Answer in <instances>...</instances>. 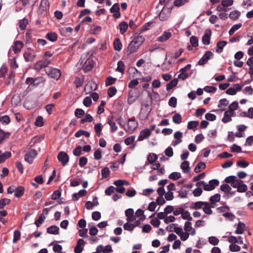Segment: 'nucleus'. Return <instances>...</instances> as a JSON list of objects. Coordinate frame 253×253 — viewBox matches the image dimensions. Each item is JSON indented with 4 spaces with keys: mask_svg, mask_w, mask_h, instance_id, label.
<instances>
[{
    "mask_svg": "<svg viewBox=\"0 0 253 253\" xmlns=\"http://www.w3.org/2000/svg\"><path fill=\"white\" fill-rule=\"evenodd\" d=\"M37 155V151L35 150L32 149L25 155V161L29 164H32Z\"/></svg>",
    "mask_w": 253,
    "mask_h": 253,
    "instance_id": "39448f33",
    "label": "nucleus"
},
{
    "mask_svg": "<svg viewBox=\"0 0 253 253\" xmlns=\"http://www.w3.org/2000/svg\"><path fill=\"white\" fill-rule=\"evenodd\" d=\"M120 9V5L118 3H115L110 8V12L113 14L114 18H118L121 16Z\"/></svg>",
    "mask_w": 253,
    "mask_h": 253,
    "instance_id": "9d476101",
    "label": "nucleus"
},
{
    "mask_svg": "<svg viewBox=\"0 0 253 253\" xmlns=\"http://www.w3.org/2000/svg\"><path fill=\"white\" fill-rule=\"evenodd\" d=\"M158 159V156L153 153H150L147 157V161L149 164H153Z\"/></svg>",
    "mask_w": 253,
    "mask_h": 253,
    "instance_id": "72a5a7b5",
    "label": "nucleus"
},
{
    "mask_svg": "<svg viewBox=\"0 0 253 253\" xmlns=\"http://www.w3.org/2000/svg\"><path fill=\"white\" fill-rule=\"evenodd\" d=\"M28 23V21L26 18H24V19L20 20L19 22V28L21 30H24L26 28Z\"/></svg>",
    "mask_w": 253,
    "mask_h": 253,
    "instance_id": "a18cd8bd",
    "label": "nucleus"
},
{
    "mask_svg": "<svg viewBox=\"0 0 253 253\" xmlns=\"http://www.w3.org/2000/svg\"><path fill=\"white\" fill-rule=\"evenodd\" d=\"M199 125V122L197 121L189 122L187 125V128L189 129H193L196 128Z\"/></svg>",
    "mask_w": 253,
    "mask_h": 253,
    "instance_id": "5fc2aeb1",
    "label": "nucleus"
},
{
    "mask_svg": "<svg viewBox=\"0 0 253 253\" xmlns=\"http://www.w3.org/2000/svg\"><path fill=\"white\" fill-rule=\"evenodd\" d=\"M178 79L174 78L167 84L166 89L169 91L175 86L178 84Z\"/></svg>",
    "mask_w": 253,
    "mask_h": 253,
    "instance_id": "c756f323",
    "label": "nucleus"
},
{
    "mask_svg": "<svg viewBox=\"0 0 253 253\" xmlns=\"http://www.w3.org/2000/svg\"><path fill=\"white\" fill-rule=\"evenodd\" d=\"M220 200V195L219 194H216L211 197L210 199V203L211 205H213V204L218 202Z\"/></svg>",
    "mask_w": 253,
    "mask_h": 253,
    "instance_id": "58836bf2",
    "label": "nucleus"
},
{
    "mask_svg": "<svg viewBox=\"0 0 253 253\" xmlns=\"http://www.w3.org/2000/svg\"><path fill=\"white\" fill-rule=\"evenodd\" d=\"M21 233L18 230H15L13 234V243H16L20 239Z\"/></svg>",
    "mask_w": 253,
    "mask_h": 253,
    "instance_id": "680f3d73",
    "label": "nucleus"
},
{
    "mask_svg": "<svg viewBox=\"0 0 253 253\" xmlns=\"http://www.w3.org/2000/svg\"><path fill=\"white\" fill-rule=\"evenodd\" d=\"M117 92V89L115 86H112L108 89V94L109 97H112L114 96Z\"/></svg>",
    "mask_w": 253,
    "mask_h": 253,
    "instance_id": "774afa93",
    "label": "nucleus"
},
{
    "mask_svg": "<svg viewBox=\"0 0 253 253\" xmlns=\"http://www.w3.org/2000/svg\"><path fill=\"white\" fill-rule=\"evenodd\" d=\"M227 42L224 41H220L217 42L216 45V51L218 53H220L222 51L223 48L226 45Z\"/></svg>",
    "mask_w": 253,
    "mask_h": 253,
    "instance_id": "473e14b6",
    "label": "nucleus"
},
{
    "mask_svg": "<svg viewBox=\"0 0 253 253\" xmlns=\"http://www.w3.org/2000/svg\"><path fill=\"white\" fill-rule=\"evenodd\" d=\"M108 124L111 126L112 131L113 132H115L117 130L118 127L116 126L115 123L113 121L112 118L108 119Z\"/></svg>",
    "mask_w": 253,
    "mask_h": 253,
    "instance_id": "09e8293b",
    "label": "nucleus"
},
{
    "mask_svg": "<svg viewBox=\"0 0 253 253\" xmlns=\"http://www.w3.org/2000/svg\"><path fill=\"white\" fill-rule=\"evenodd\" d=\"M23 56L26 62H32L36 57V53L34 50L28 48L25 50Z\"/></svg>",
    "mask_w": 253,
    "mask_h": 253,
    "instance_id": "7ed1b4c3",
    "label": "nucleus"
},
{
    "mask_svg": "<svg viewBox=\"0 0 253 253\" xmlns=\"http://www.w3.org/2000/svg\"><path fill=\"white\" fill-rule=\"evenodd\" d=\"M238 107V103L237 101L233 102L229 106V111L232 112V113L234 114V111L237 110Z\"/></svg>",
    "mask_w": 253,
    "mask_h": 253,
    "instance_id": "bf43d9fd",
    "label": "nucleus"
},
{
    "mask_svg": "<svg viewBox=\"0 0 253 253\" xmlns=\"http://www.w3.org/2000/svg\"><path fill=\"white\" fill-rule=\"evenodd\" d=\"M59 228L56 225H53L47 228V232L49 234L57 235L59 234Z\"/></svg>",
    "mask_w": 253,
    "mask_h": 253,
    "instance_id": "393cba45",
    "label": "nucleus"
},
{
    "mask_svg": "<svg viewBox=\"0 0 253 253\" xmlns=\"http://www.w3.org/2000/svg\"><path fill=\"white\" fill-rule=\"evenodd\" d=\"M103 126L100 123L96 124L94 126V130L97 136L99 137L101 135V130Z\"/></svg>",
    "mask_w": 253,
    "mask_h": 253,
    "instance_id": "3c124183",
    "label": "nucleus"
},
{
    "mask_svg": "<svg viewBox=\"0 0 253 253\" xmlns=\"http://www.w3.org/2000/svg\"><path fill=\"white\" fill-rule=\"evenodd\" d=\"M205 205H207L206 202L197 201L191 204L190 208L194 210H200L203 209Z\"/></svg>",
    "mask_w": 253,
    "mask_h": 253,
    "instance_id": "a211bd4d",
    "label": "nucleus"
},
{
    "mask_svg": "<svg viewBox=\"0 0 253 253\" xmlns=\"http://www.w3.org/2000/svg\"><path fill=\"white\" fill-rule=\"evenodd\" d=\"M172 121L175 124H179L182 122V117L180 114L177 113L172 117Z\"/></svg>",
    "mask_w": 253,
    "mask_h": 253,
    "instance_id": "37998d69",
    "label": "nucleus"
},
{
    "mask_svg": "<svg viewBox=\"0 0 253 253\" xmlns=\"http://www.w3.org/2000/svg\"><path fill=\"white\" fill-rule=\"evenodd\" d=\"M93 67L92 61L90 59H87L84 66V70L85 72L90 71Z\"/></svg>",
    "mask_w": 253,
    "mask_h": 253,
    "instance_id": "5701e85b",
    "label": "nucleus"
},
{
    "mask_svg": "<svg viewBox=\"0 0 253 253\" xmlns=\"http://www.w3.org/2000/svg\"><path fill=\"white\" fill-rule=\"evenodd\" d=\"M139 46L133 42L131 41L127 47V52L128 54H131L136 52Z\"/></svg>",
    "mask_w": 253,
    "mask_h": 253,
    "instance_id": "6ab92c4d",
    "label": "nucleus"
},
{
    "mask_svg": "<svg viewBox=\"0 0 253 253\" xmlns=\"http://www.w3.org/2000/svg\"><path fill=\"white\" fill-rule=\"evenodd\" d=\"M181 216L183 219L187 220V221H191L193 220L192 217L191 216L190 213L187 211L183 210Z\"/></svg>",
    "mask_w": 253,
    "mask_h": 253,
    "instance_id": "f704fd0d",
    "label": "nucleus"
},
{
    "mask_svg": "<svg viewBox=\"0 0 253 253\" xmlns=\"http://www.w3.org/2000/svg\"><path fill=\"white\" fill-rule=\"evenodd\" d=\"M82 135H84L86 137H89L90 136V133L87 131L81 129L77 131L75 134L76 137H80Z\"/></svg>",
    "mask_w": 253,
    "mask_h": 253,
    "instance_id": "4c0bfd02",
    "label": "nucleus"
},
{
    "mask_svg": "<svg viewBox=\"0 0 253 253\" xmlns=\"http://www.w3.org/2000/svg\"><path fill=\"white\" fill-rule=\"evenodd\" d=\"M213 53L211 51H206L202 57L199 60L198 64L199 65H205L208 62V61L213 56Z\"/></svg>",
    "mask_w": 253,
    "mask_h": 253,
    "instance_id": "1a4fd4ad",
    "label": "nucleus"
},
{
    "mask_svg": "<svg viewBox=\"0 0 253 253\" xmlns=\"http://www.w3.org/2000/svg\"><path fill=\"white\" fill-rule=\"evenodd\" d=\"M172 36L171 32L169 30L164 32L162 35L157 38V41L161 42H165L168 40Z\"/></svg>",
    "mask_w": 253,
    "mask_h": 253,
    "instance_id": "4468645a",
    "label": "nucleus"
},
{
    "mask_svg": "<svg viewBox=\"0 0 253 253\" xmlns=\"http://www.w3.org/2000/svg\"><path fill=\"white\" fill-rule=\"evenodd\" d=\"M128 26V24L126 22L123 21L121 22L119 25L120 33L122 34H124L127 31Z\"/></svg>",
    "mask_w": 253,
    "mask_h": 253,
    "instance_id": "2f4dec72",
    "label": "nucleus"
},
{
    "mask_svg": "<svg viewBox=\"0 0 253 253\" xmlns=\"http://www.w3.org/2000/svg\"><path fill=\"white\" fill-rule=\"evenodd\" d=\"M241 13L238 10H234L229 14V17L232 20L237 19L240 16Z\"/></svg>",
    "mask_w": 253,
    "mask_h": 253,
    "instance_id": "c03bdc74",
    "label": "nucleus"
},
{
    "mask_svg": "<svg viewBox=\"0 0 253 253\" xmlns=\"http://www.w3.org/2000/svg\"><path fill=\"white\" fill-rule=\"evenodd\" d=\"M242 26L241 24H237L234 25L229 31V34L230 36L233 35V34L237 31Z\"/></svg>",
    "mask_w": 253,
    "mask_h": 253,
    "instance_id": "49530a36",
    "label": "nucleus"
},
{
    "mask_svg": "<svg viewBox=\"0 0 253 253\" xmlns=\"http://www.w3.org/2000/svg\"><path fill=\"white\" fill-rule=\"evenodd\" d=\"M50 63L49 61L42 60L37 62L34 65V69L36 70L39 71L42 68L46 67Z\"/></svg>",
    "mask_w": 253,
    "mask_h": 253,
    "instance_id": "dca6fc26",
    "label": "nucleus"
},
{
    "mask_svg": "<svg viewBox=\"0 0 253 253\" xmlns=\"http://www.w3.org/2000/svg\"><path fill=\"white\" fill-rule=\"evenodd\" d=\"M86 194V191L84 189L80 190L78 193H74L73 195V197L78 200L79 198L84 196Z\"/></svg>",
    "mask_w": 253,
    "mask_h": 253,
    "instance_id": "e433bc0d",
    "label": "nucleus"
},
{
    "mask_svg": "<svg viewBox=\"0 0 253 253\" xmlns=\"http://www.w3.org/2000/svg\"><path fill=\"white\" fill-rule=\"evenodd\" d=\"M234 115L232 112L226 111L224 113V117L222 119V121L224 123H228L232 121L231 117Z\"/></svg>",
    "mask_w": 253,
    "mask_h": 253,
    "instance_id": "412c9836",
    "label": "nucleus"
},
{
    "mask_svg": "<svg viewBox=\"0 0 253 253\" xmlns=\"http://www.w3.org/2000/svg\"><path fill=\"white\" fill-rule=\"evenodd\" d=\"M183 137V133L177 131L174 133V137L175 139V141H172V145L174 147L177 146L182 142V138Z\"/></svg>",
    "mask_w": 253,
    "mask_h": 253,
    "instance_id": "f8f14e48",
    "label": "nucleus"
},
{
    "mask_svg": "<svg viewBox=\"0 0 253 253\" xmlns=\"http://www.w3.org/2000/svg\"><path fill=\"white\" fill-rule=\"evenodd\" d=\"M220 189L222 191L225 193H229L231 190V187L227 184H222L220 186Z\"/></svg>",
    "mask_w": 253,
    "mask_h": 253,
    "instance_id": "603ef678",
    "label": "nucleus"
},
{
    "mask_svg": "<svg viewBox=\"0 0 253 253\" xmlns=\"http://www.w3.org/2000/svg\"><path fill=\"white\" fill-rule=\"evenodd\" d=\"M96 251L98 252H102L103 253H110L112 252V249L110 245H107L105 247L102 245H100L97 247Z\"/></svg>",
    "mask_w": 253,
    "mask_h": 253,
    "instance_id": "aec40b11",
    "label": "nucleus"
},
{
    "mask_svg": "<svg viewBox=\"0 0 253 253\" xmlns=\"http://www.w3.org/2000/svg\"><path fill=\"white\" fill-rule=\"evenodd\" d=\"M125 66L124 63L121 60L119 61L117 63V68L116 69V71L121 73H124L125 72Z\"/></svg>",
    "mask_w": 253,
    "mask_h": 253,
    "instance_id": "ea45409f",
    "label": "nucleus"
},
{
    "mask_svg": "<svg viewBox=\"0 0 253 253\" xmlns=\"http://www.w3.org/2000/svg\"><path fill=\"white\" fill-rule=\"evenodd\" d=\"M207 205H205V206L203 208V211L204 212L208 215L211 214L212 213V211L211 208H213V205H211V204H210L209 202H207Z\"/></svg>",
    "mask_w": 253,
    "mask_h": 253,
    "instance_id": "b1692460",
    "label": "nucleus"
},
{
    "mask_svg": "<svg viewBox=\"0 0 253 253\" xmlns=\"http://www.w3.org/2000/svg\"><path fill=\"white\" fill-rule=\"evenodd\" d=\"M23 46L24 43L22 42L17 41L14 42L12 46V48L14 53H16L19 52Z\"/></svg>",
    "mask_w": 253,
    "mask_h": 253,
    "instance_id": "2eb2a0df",
    "label": "nucleus"
},
{
    "mask_svg": "<svg viewBox=\"0 0 253 253\" xmlns=\"http://www.w3.org/2000/svg\"><path fill=\"white\" fill-rule=\"evenodd\" d=\"M184 230L185 232H187L189 235L194 236L196 231V230L192 226V223L191 221H186L184 225Z\"/></svg>",
    "mask_w": 253,
    "mask_h": 253,
    "instance_id": "6e6552de",
    "label": "nucleus"
},
{
    "mask_svg": "<svg viewBox=\"0 0 253 253\" xmlns=\"http://www.w3.org/2000/svg\"><path fill=\"white\" fill-rule=\"evenodd\" d=\"M58 160L61 163L63 166H65L68 163L69 158L66 153L62 151L59 153L57 156Z\"/></svg>",
    "mask_w": 253,
    "mask_h": 253,
    "instance_id": "0eeeda50",
    "label": "nucleus"
},
{
    "mask_svg": "<svg viewBox=\"0 0 253 253\" xmlns=\"http://www.w3.org/2000/svg\"><path fill=\"white\" fill-rule=\"evenodd\" d=\"M84 81V77H77L75 81V84L77 88H79L82 86Z\"/></svg>",
    "mask_w": 253,
    "mask_h": 253,
    "instance_id": "864d4df0",
    "label": "nucleus"
},
{
    "mask_svg": "<svg viewBox=\"0 0 253 253\" xmlns=\"http://www.w3.org/2000/svg\"><path fill=\"white\" fill-rule=\"evenodd\" d=\"M206 168V164L204 162L199 163L194 169V171L198 173L200 171L201 169H204Z\"/></svg>",
    "mask_w": 253,
    "mask_h": 253,
    "instance_id": "de8ad7c7",
    "label": "nucleus"
},
{
    "mask_svg": "<svg viewBox=\"0 0 253 253\" xmlns=\"http://www.w3.org/2000/svg\"><path fill=\"white\" fill-rule=\"evenodd\" d=\"M180 168L184 173H187L190 170L189 163L188 161H184L183 162L181 165Z\"/></svg>",
    "mask_w": 253,
    "mask_h": 253,
    "instance_id": "7c9ffc66",
    "label": "nucleus"
},
{
    "mask_svg": "<svg viewBox=\"0 0 253 253\" xmlns=\"http://www.w3.org/2000/svg\"><path fill=\"white\" fill-rule=\"evenodd\" d=\"M172 8L169 4H166L163 7L161 12L159 14V19L161 21H166L168 19L170 16Z\"/></svg>",
    "mask_w": 253,
    "mask_h": 253,
    "instance_id": "f257e3e1",
    "label": "nucleus"
},
{
    "mask_svg": "<svg viewBox=\"0 0 253 253\" xmlns=\"http://www.w3.org/2000/svg\"><path fill=\"white\" fill-rule=\"evenodd\" d=\"M209 243L213 246L218 245L219 243V240L214 236H211L209 238Z\"/></svg>",
    "mask_w": 253,
    "mask_h": 253,
    "instance_id": "338daca9",
    "label": "nucleus"
},
{
    "mask_svg": "<svg viewBox=\"0 0 253 253\" xmlns=\"http://www.w3.org/2000/svg\"><path fill=\"white\" fill-rule=\"evenodd\" d=\"M151 135V131L148 129H145L140 131L138 138V141H142L148 138Z\"/></svg>",
    "mask_w": 253,
    "mask_h": 253,
    "instance_id": "f3484780",
    "label": "nucleus"
},
{
    "mask_svg": "<svg viewBox=\"0 0 253 253\" xmlns=\"http://www.w3.org/2000/svg\"><path fill=\"white\" fill-rule=\"evenodd\" d=\"M101 30V28L99 26H93L90 28V32L94 35L99 34Z\"/></svg>",
    "mask_w": 253,
    "mask_h": 253,
    "instance_id": "4d7b16f0",
    "label": "nucleus"
},
{
    "mask_svg": "<svg viewBox=\"0 0 253 253\" xmlns=\"http://www.w3.org/2000/svg\"><path fill=\"white\" fill-rule=\"evenodd\" d=\"M174 232L180 237V239L183 241L187 240L189 237V234L184 232L183 229L177 225L174 228Z\"/></svg>",
    "mask_w": 253,
    "mask_h": 253,
    "instance_id": "20e7f679",
    "label": "nucleus"
},
{
    "mask_svg": "<svg viewBox=\"0 0 253 253\" xmlns=\"http://www.w3.org/2000/svg\"><path fill=\"white\" fill-rule=\"evenodd\" d=\"M45 38L52 42H54L57 40V35L55 32H50L48 33Z\"/></svg>",
    "mask_w": 253,
    "mask_h": 253,
    "instance_id": "a878e982",
    "label": "nucleus"
},
{
    "mask_svg": "<svg viewBox=\"0 0 253 253\" xmlns=\"http://www.w3.org/2000/svg\"><path fill=\"white\" fill-rule=\"evenodd\" d=\"M219 182L218 180L212 179L209 182L208 184L205 183L204 185V189L205 191H211L213 190L215 187L218 185Z\"/></svg>",
    "mask_w": 253,
    "mask_h": 253,
    "instance_id": "423d86ee",
    "label": "nucleus"
},
{
    "mask_svg": "<svg viewBox=\"0 0 253 253\" xmlns=\"http://www.w3.org/2000/svg\"><path fill=\"white\" fill-rule=\"evenodd\" d=\"M60 34L64 36H67L68 33L71 34L73 31V29L71 27H62L59 29Z\"/></svg>",
    "mask_w": 253,
    "mask_h": 253,
    "instance_id": "cd10ccee",
    "label": "nucleus"
},
{
    "mask_svg": "<svg viewBox=\"0 0 253 253\" xmlns=\"http://www.w3.org/2000/svg\"><path fill=\"white\" fill-rule=\"evenodd\" d=\"M24 193V188L22 186H19L15 189L14 196L17 198L22 197Z\"/></svg>",
    "mask_w": 253,
    "mask_h": 253,
    "instance_id": "c85d7f7f",
    "label": "nucleus"
},
{
    "mask_svg": "<svg viewBox=\"0 0 253 253\" xmlns=\"http://www.w3.org/2000/svg\"><path fill=\"white\" fill-rule=\"evenodd\" d=\"M11 156V153L10 152H5L1 155H0V163H3L6 159Z\"/></svg>",
    "mask_w": 253,
    "mask_h": 253,
    "instance_id": "13d9d810",
    "label": "nucleus"
},
{
    "mask_svg": "<svg viewBox=\"0 0 253 253\" xmlns=\"http://www.w3.org/2000/svg\"><path fill=\"white\" fill-rule=\"evenodd\" d=\"M46 74L50 78L58 80L61 76L60 70L52 67H47L45 69Z\"/></svg>",
    "mask_w": 253,
    "mask_h": 253,
    "instance_id": "f03ea898",
    "label": "nucleus"
},
{
    "mask_svg": "<svg viewBox=\"0 0 253 253\" xmlns=\"http://www.w3.org/2000/svg\"><path fill=\"white\" fill-rule=\"evenodd\" d=\"M190 42L192 46L197 47L199 44V41L197 37L192 36L190 38Z\"/></svg>",
    "mask_w": 253,
    "mask_h": 253,
    "instance_id": "8fccbe9b",
    "label": "nucleus"
},
{
    "mask_svg": "<svg viewBox=\"0 0 253 253\" xmlns=\"http://www.w3.org/2000/svg\"><path fill=\"white\" fill-rule=\"evenodd\" d=\"M116 80L117 79L115 78H113L111 76L108 77L106 80V82H105L106 85L109 86V85L113 84H114L115 83Z\"/></svg>",
    "mask_w": 253,
    "mask_h": 253,
    "instance_id": "0e129e2a",
    "label": "nucleus"
},
{
    "mask_svg": "<svg viewBox=\"0 0 253 253\" xmlns=\"http://www.w3.org/2000/svg\"><path fill=\"white\" fill-rule=\"evenodd\" d=\"M181 177V174L178 172H173L169 174V178L173 180H177Z\"/></svg>",
    "mask_w": 253,
    "mask_h": 253,
    "instance_id": "69168bd1",
    "label": "nucleus"
},
{
    "mask_svg": "<svg viewBox=\"0 0 253 253\" xmlns=\"http://www.w3.org/2000/svg\"><path fill=\"white\" fill-rule=\"evenodd\" d=\"M101 174L103 178H106L109 176L110 174V170L107 167L104 168L101 170Z\"/></svg>",
    "mask_w": 253,
    "mask_h": 253,
    "instance_id": "e2e57ef3",
    "label": "nucleus"
},
{
    "mask_svg": "<svg viewBox=\"0 0 253 253\" xmlns=\"http://www.w3.org/2000/svg\"><path fill=\"white\" fill-rule=\"evenodd\" d=\"M114 47L116 50L120 51L122 48V44L119 39H116L114 41Z\"/></svg>",
    "mask_w": 253,
    "mask_h": 253,
    "instance_id": "c9c22d12",
    "label": "nucleus"
},
{
    "mask_svg": "<svg viewBox=\"0 0 253 253\" xmlns=\"http://www.w3.org/2000/svg\"><path fill=\"white\" fill-rule=\"evenodd\" d=\"M96 84L94 83H91L85 85L84 91L88 93L90 92L92 90H96Z\"/></svg>",
    "mask_w": 253,
    "mask_h": 253,
    "instance_id": "bb28decb",
    "label": "nucleus"
},
{
    "mask_svg": "<svg viewBox=\"0 0 253 253\" xmlns=\"http://www.w3.org/2000/svg\"><path fill=\"white\" fill-rule=\"evenodd\" d=\"M247 189L248 188L247 185L244 184L243 181L242 180V183L239 184V186L238 187L237 191L240 193H242L247 191Z\"/></svg>",
    "mask_w": 253,
    "mask_h": 253,
    "instance_id": "6e6d98bb",
    "label": "nucleus"
},
{
    "mask_svg": "<svg viewBox=\"0 0 253 253\" xmlns=\"http://www.w3.org/2000/svg\"><path fill=\"white\" fill-rule=\"evenodd\" d=\"M242 86L239 84H235L233 87L228 88L226 91V93L229 95H235L237 92L240 91L242 89Z\"/></svg>",
    "mask_w": 253,
    "mask_h": 253,
    "instance_id": "ddd939ff",
    "label": "nucleus"
},
{
    "mask_svg": "<svg viewBox=\"0 0 253 253\" xmlns=\"http://www.w3.org/2000/svg\"><path fill=\"white\" fill-rule=\"evenodd\" d=\"M135 215L136 217H138V219L141 220L142 221L145 220V216L144 214V211L142 210H137L135 212Z\"/></svg>",
    "mask_w": 253,
    "mask_h": 253,
    "instance_id": "79ce46f5",
    "label": "nucleus"
},
{
    "mask_svg": "<svg viewBox=\"0 0 253 253\" xmlns=\"http://www.w3.org/2000/svg\"><path fill=\"white\" fill-rule=\"evenodd\" d=\"M245 227L246 225L243 222H239L237 225L235 233L236 234H242L244 232Z\"/></svg>",
    "mask_w": 253,
    "mask_h": 253,
    "instance_id": "4be33fe9",
    "label": "nucleus"
},
{
    "mask_svg": "<svg viewBox=\"0 0 253 253\" xmlns=\"http://www.w3.org/2000/svg\"><path fill=\"white\" fill-rule=\"evenodd\" d=\"M138 124L134 118H130L127 123V128L126 130L129 131H132L137 127Z\"/></svg>",
    "mask_w": 253,
    "mask_h": 253,
    "instance_id": "9b49d317",
    "label": "nucleus"
},
{
    "mask_svg": "<svg viewBox=\"0 0 253 253\" xmlns=\"http://www.w3.org/2000/svg\"><path fill=\"white\" fill-rule=\"evenodd\" d=\"M145 38L143 36L135 37L132 41L140 46L144 42Z\"/></svg>",
    "mask_w": 253,
    "mask_h": 253,
    "instance_id": "a19ab883",
    "label": "nucleus"
},
{
    "mask_svg": "<svg viewBox=\"0 0 253 253\" xmlns=\"http://www.w3.org/2000/svg\"><path fill=\"white\" fill-rule=\"evenodd\" d=\"M93 121V118L89 114H86L85 117L81 119V123L84 124L85 122H91Z\"/></svg>",
    "mask_w": 253,
    "mask_h": 253,
    "instance_id": "052dcab7",
    "label": "nucleus"
}]
</instances>
